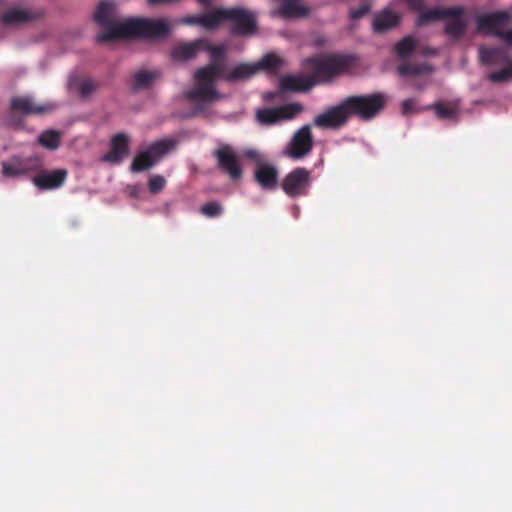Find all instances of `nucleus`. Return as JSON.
<instances>
[{"label":"nucleus","instance_id":"obj_1","mask_svg":"<svg viewBox=\"0 0 512 512\" xmlns=\"http://www.w3.org/2000/svg\"><path fill=\"white\" fill-rule=\"evenodd\" d=\"M201 51L209 52L211 61L195 71L194 86L184 93V97L188 101L195 103V114L203 113L206 110L207 104L222 98V95L217 90L216 83L218 74L226 66V49L223 45H211L204 39Z\"/></svg>","mask_w":512,"mask_h":512},{"label":"nucleus","instance_id":"obj_2","mask_svg":"<svg viewBox=\"0 0 512 512\" xmlns=\"http://www.w3.org/2000/svg\"><path fill=\"white\" fill-rule=\"evenodd\" d=\"M170 27L163 19L136 18L128 19L121 26L115 27L106 39H160L167 36Z\"/></svg>","mask_w":512,"mask_h":512},{"label":"nucleus","instance_id":"obj_3","mask_svg":"<svg viewBox=\"0 0 512 512\" xmlns=\"http://www.w3.org/2000/svg\"><path fill=\"white\" fill-rule=\"evenodd\" d=\"M306 67L311 70L313 79L316 84L328 82L337 75L346 72L351 60L347 56L327 54L307 58L305 60Z\"/></svg>","mask_w":512,"mask_h":512},{"label":"nucleus","instance_id":"obj_4","mask_svg":"<svg viewBox=\"0 0 512 512\" xmlns=\"http://www.w3.org/2000/svg\"><path fill=\"white\" fill-rule=\"evenodd\" d=\"M349 117L369 121L376 117L386 105V96L380 92L367 95H353L343 99Z\"/></svg>","mask_w":512,"mask_h":512},{"label":"nucleus","instance_id":"obj_5","mask_svg":"<svg viewBox=\"0 0 512 512\" xmlns=\"http://www.w3.org/2000/svg\"><path fill=\"white\" fill-rule=\"evenodd\" d=\"M177 144L178 140L175 138H162L149 144L146 149L136 154L131 163L130 170L134 173H139L150 169L160 159L174 150Z\"/></svg>","mask_w":512,"mask_h":512},{"label":"nucleus","instance_id":"obj_6","mask_svg":"<svg viewBox=\"0 0 512 512\" xmlns=\"http://www.w3.org/2000/svg\"><path fill=\"white\" fill-rule=\"evenodd\" d=\"M511 19V13L507 10H499L482 14L476 19L477 30L491 34L508 45H512V29L503 30Z\"/></svg>","mask_w":512,"mask_h":512},{"label":"nucleus","instance_id":"obj_7","mask_svg":"<svg viewBox=\"0 0 512 512\" xmlns=\"http://www.w3.org/2000/svg\"><path fill=\"white\" fill-rule=\"evenodd\" d=\"M231 24V33L238 36L252 35L257 28L256 16L242 7L223 8V22Z\"/></svg>","mask_w":512,"mask_h":512},{"label":"nucleus","instance_id":"obj_8","mask_svg":"<svg viewBox=\"0 0 512 512\" xmlns=\"http://www.w3.org/2000/svg\"><path fill=\"white\" fill-rule=\"evenodd\" d=\"M50 105H38L29 97H13L10 102V110L6 116V123L12 127L23 126L22 116L42 114L50 111Z\"/></svg>","mask_w":512,"mask_h":512},{"label":"nucleus","instance_id":"obj_9","mask_svg":"<svg viewBox=\"0 0 512 512\" xmlns=\"http://www.w3.org/2000/svg\"><path fill=\"white\" fill-rule=\"evenodd\" d=\"M311 181L310 171L303 167H297L283 178L281 188L290 198L306 196Z\"/></svg>","mask_w":512,"mask_h":512},{"label":"nucleus","instance_id":"obj_10","mask_svg":"<svg viewBox=\"0 0 512 512\" xmlns=\"http://www.w3.org/2000/svg\"><path fill=\"white\" fill-rule=\"evenodd\" d=\"M314 140L309 125L298 129L285 148L284 154L292 159H302L313 149Z\"/></svg>","mask_w":512,"mask_h":512},{"label":"nucleus","instance_id":"obj_11","mask_svg":"<svg viewBox=\"0 0 512 512\" xmlns=\"http://www.w3.org/2000/svg\"><path fill=\"white\" fill-rule=\"evenodd\" d=\"M350 119L346 105L342 100L338 105L328 108L324 113L317 115L313 124L322 129L337 130L345 126Z\"/></svg>","mask_w":512,"mask_h":512},{"label":"nucleus","instance_id":"obj_12","mask_svg":"<svg viewBox=\"0 0 512 512\" xmlns=\"http://www.w3.org/2000/svg\"><path fill=\"white\" fill-rule=\"evenodd\" d=\"M302 111L298 103L286 104L275 108L260 109L256 113L257 121L262 125H274L283 120H290Z\"/></svg>","mask_w":512,"mask_h":512},{"label":"nucleus","instance_id":"obj_13","mask_svg":"<svg viewBox=\"0 0 512 512\" xmlns=\"http://www.w3.org/2000/svg\"><path fill=\"white\" fill-rule=\"evenodd\" d=\"M115 5L108 1H101L97 6L94 14V20L105 29V31L97 36V41L100 43L112 41L113 39L103 38L122 23H117L114 17Z\"/></svg>","mask_w":512,"mask_h":512},{"label":"nucleus","instance_id":"obj_14","mask_svg":"<svg viewBox=\"0 0 512 512\" xmlns=\"http://www.w3.org/2000/svg\"><path fill=\"white\" fill-rule=\"evenodd\" d=\"M218 167L227 173L231 179L238 180L242 177V169L239 159L233 148L229 145H223L214 151Z\"/></svg>","mask_w":512,"mask_h":512},{"label":"nucleus","instance_id":"obj_15","mask_svg":"<svg viewBox=\"0 0 512 512\" xmlns=\"http://www.w3.org/2000/svg\"><path fill=\"white\" fill-rule=\"evenodd\" d=\"M68 176V171L59 168L51 171L42 170L32 178V183L42 191L55 190L64 185Z\"/></svg>","mask_w":512,"mask_h":512},{"label":"nucleus","instance_id":"obj_16","mask_svg":"<svg viewBox=\"0 0 512 512\" xmlns=\"http://www.w3.org/2000/svg\"><path fill=\"white\" fill-rule=\"evenodd\" d=\"M463 12L462 6L452 7H435L431 9H423L417 17L416 25L424 26L432 22L444 20L445 17H454Z\"/></svg>","mask_w":512,"mask_h":512},{"label":"nucleus","instance_id":"obj_17","mask_svg":"<svg viewBox=\"0 0 512 512\" xmlns=\"http://www.w3.org/2000/svg\"><path fill=\"white\" fill-rule=\"evenodd\" d=\"M258 73V67L254 64L240 63L228 70L226 66L222 69V72L218 74V79L229 83H236L245 81L253 77Z\"/></svg>","mask_w":512,"mask_h":512},{"label":"nucleus","instance_id":"obj_18","mask_svg":"<svg viewBox=\"0 0 512 512\" xmlns=\"http://www.w3.org/2000/svg\"><path fill=\"white\" fill-rule=\"evenodd\" d=\"M129 153V138L124 133L114 135L110 143V151L103 156V160L119 164Z\"/></svg>","mask_w":512,"mask_h":512},{"label":"nucleus","instance_id":"obj_19","mask_svg":"<svg viewBox=\"0 0 512 512\" xmlns=\"http://www.w3.org/2000/svg\"><path fill=\"white\" fill-rule=\"evenodd\" d=\"M279 173L275 166L266 163H257L254 178L264 190H274L278 185Z\"/></svg>","mask_w":512,"mask_h":512},{"label":"nucleus","instance_id":"obj_20","mask_svg":"<svg viewBox=\"0 0 512 512\" xmlns=\"http://www.w3.org/2000/svg\"><path fill=\"white\" fill-rule=\"evenodd\" d=\"M204 45V39H196L192 42L177 44L170 52L171 59L176 62L193 60Z\"/></svg>","mask_w":512,"mask_h":512},{"label":"nucleus","instance_id":"obj_21","mask_svg":"<svg viewBox=\"0 0 512 512\" xmlns=\"http://www.w3.org/2000/svg\"><path fill=\"white\" fill-rule=\"evenodd\" d=\"M316 85L315 79L310 75H287L280 80L283 91L308 92Z\"/></svg>","mask_w":512,"mask_h":512},{"label":"nucleus","instance_id":"obj_22","mask_svg":"<svg viewBox=\"0 0 512 512\" xmlns=\"http://www.w3.org/2000/svg\"><path fill=\"white\" fill-rule=\"evenodd\" d=\"M479 56L486 65L508 64L512 61L507 50L502 47H480Z\"/></svg>","mask_w":512,"mask_h":512},{"label":"nucleus","instance_id":"obj_23","mask_svg":"<svg viewBox=\"0 0 512 512\" xmlns=\"http://www.w3.org/2000/svg\"><path fill=\"white\" fill-rule=\"evenodd\" d=\"M42 12H32L22 9H10L4 12L1 16V22L4 25H19L26 22H31L40 18Z\"/></svg>","mask_w":512,"mask_h":512},{"label":"nucleus","instance_id":"obj_24","mask_svg":"<svg viewBox=\"0 0 512 512\" xmlns=\"http://www.w3.org/2000/svg\"><path fill=\"white\" fill-rule=\"evenodd\" d=\"M399 23L400 16L396 12L390 9H384L375 15L373 19V30L376 33H384L398 26Z\"/></svg>","mask_w":512,"mask_h":512},{"label":"nucleus","instance_id":"obj_25","mask_svg":"<svg viewBox=\"0 0 512 512\" xmlns=\"http://www.w3.org/2000/svg\"><path fill=\"white\" fill-rule=\"evenodd\" d=\"M465 13L466 10L463 7V12L461 14L454 17H445L444 20H446V23L444 26V32L450 38L459 40L465 35L468 26V22L463 18Z\"/></svg>","mask_w":512,"mask_h":512},{"label":"nucleus","instance_id":"obj_26","mask_svg":"<svg viewBox=\"0 0 512 512\" xmlns=\"http://www.w3.org/2000/svg\"><path fill=\"white\" fill-rule=\"evenodd\" d=\"M161 76L157 70H139L132 76L131 87L134 91L149 89Z\"/></svg>","mask_w":512,"mask_h":512},{"label":"nucleus","instance_id":"obj_27","mask_svg":"<svg viewBox=\"0 0 512 512\" xmlns=\"http://www.w3.org/2000/svg\"><path fill=\"white\" fill-rule=\"evenodd\" d=\"M278 13L283 18H300L308 15L309 9L299 3L298 0H283Z\"/></svg>","mask_w":512,"mask_h":512},{"label":"nucleus","instance_id":"obj_28","mask_svg":"<svg viewBox=\"0 0 512 512\" xmlns=\"http://www.w3.org/2000/svg\"><path fill=\"white\" fill-rule=\"evenodd\" d=\"M433 70L432 66L427 63H403L397 67V72L402 77H416L424 74H429Z\"/></svg>","mask_w":512,"mask_h":512},{"label":"nucleus","instance_id":"obj_29","mask_svg":"<svg viewBox=\"0 0 512 512\" xmlns=\"http://www.w3.org/2000/svg\"><path fill=\"white\" fill-rule=\"evenodd\" d=\"M223 22V8H214L208 13L200 14V26L215 30Z\"/></svg>","mask_w":512,"mask_h":512},{"label":"nucleus","instance_id":"obj_30","mask_svg":"<svg viewBox=\"0 0 512 512\" xmlns=\"http://www.w3.org/2000/svg\"><path fill=\"white\" fill-rule=\"evenodd\" d=\"M2 175L5 177H19L25 175L22 157L14 156L8 162H2Z\"/></svg>","mask_w":512,"mask_h":512},{"label":"nucleus","instance_id":"obj_31","mask_svg":"<svg viewBox=\"0 0 512 512\" xmlns=\"http://www.w3.org/2000/svg\"><path fill=\"white\" fill-rule=\"evenodd\" d=\"M416 46L417 43L414 37L408 35L396 43L394 50L399 58L406 59L415 51Z\"/></svg>","mask_w":512,"mask_h":512},{"label":"nucleus","instance_id":"obj_32","mask_svg":"<svg viewBox=\"0 0 512 512\" xmlns=\"http://www.w3.org/2000/svg\"><path fill=\"white\" fill-rule=\"evenodd\" d=\"M60 140L61 135L55 130H46L42 132L38 138L39 144L50 150L57 149L60 145Z\"/></svg>","mask_w":512,"mask_h":512},{"label":"nucleus","instance_id":"obj_33","mask_svg":"<svg viewBox=\"0 0 512 512\" xmlns=\"http://www.w3.org/2000/svg\"><path fill=\"white\" fill-rule=\"evenodd\" d=\"M433 108L441 119H453L459 114L458 106L452 103H436Z\"/></svg>","mask_w":512,"mask_h":512},{"label":"nucleus","instance_id":"obj_34","mask_svg":"<svg viewBox=\"0 0 512 512\" xmlns=\"http://www.w3.org/2000/svg\"><path fill=\"white\" fill-rule=\"evenodd\" d=\"M258 67V72L263 69L267 71H275L282 66V59L275 54H266L263 58L254 64Z\"/></svg>","mask_w":512,"mask_h":512},{"label":"nucleus","instance_id":"obj_35","mask_svg":"<svg viewBox=\"0 0 512 512\" xmlns=\"http://www.w3.org/2000/svg\"><path fill=\"white\" fill-rule=\"evenodd\" d=\"M200 212L207 218H217L223 214L224 209L220 202L211 201L203 204L200 207Z\"/></svg>","mask_w":512,"mask_h":512},{"label":"nucleus","instance_id":"obj_36","mask_svg":"<svg viewBox=\"0 0 512 512\" xmlns=\"http://www.w3.org/2000/svg\"><path fill=\"white\" fill-rule=\"evenodd\" d=\"M22 162L25 170V175L30 172H38L40 173L43 170V160L39 156H30L23 158Z\"/></svg>","mask_w":512,"mask_h":512},{"label":"nucleus","instance_id":"obj_37","mask_svg":"<svg viewBox=\"0 0 512 512\" xmlns=\"http://www.w3.org/2000/svg\"><path fill=\"white\" fill-rule=\"evenodd\" d=\"M488 78L493 83H502L512 79V61L505 68L490 73Z\"/></svg>","mask_w":512,"mask_h":512},{"label":"nucleus","instance_id":"obj_38","mask_svg":"<svg viewBox=\"0 0 512 512\" xmlns=\"http://www.w3.org/2000/svg\"><path fill=\"white\" fill-rule=\"evenodd\" d=\"M100 87L99 83L92 79H84L79 83V92L83 98L89 97Z\"/></svg>","mask_w":512,"mask_h":512},{"label":"nucleus","instance_id":"obj_39","mask_svg":"<svg viewBox=\"0 0 512 512\" xmlns=\"http://www.w3.org/2000/svg\"><path fill=\"white\" fill-rule=\"evenodd\" d=\"M166 186V179L161 175H153L148 181V189L152 194L160 193Z\"/></svg>","mask_w":512,"mask_h":512},{"label":"nucleus","instance_id":"obj_40","mask_svg":"<svg viewBox=\"0 0 512 512\" xmlns=\"http://www.w3.org/2000/svg\"><path fill=\"white\" fill-rule=\"evenodd\" d=\"M370 10V6L368 4H363L359 8L354 9L350 12V17L353 20H358L365 16Z\"/></svg>","mask_w":512,"mask_h":512},{"label":"nucleus","instance_id":"obj_41","mask_svg":"<svg viewBox=\"0 0 512 512\" xmlns=\"http://www.w3.org/2000/svg\"><path fill=\"white\" fill-rule=\"evenodd\" d=\"M402 114L407 116L409 114L415 113V101L413 99H406L402 102L401 107Z\"/></svg>","mask_w":512,"mask_h":512},{"label":"nucleus","instance_id":"obj_42","mask_svg":"<svg viewBox=\"0 0 512 512\" xmlns=\"http://www.w3.org/2000/svg\"><path fill=\"white\" fill-rule=\"evenodd\" d=\"M406 2L411 10L421 12L424 8V0H406Z\"/></svg>","mask_w":512,"mask_h":512},{"label":"nucleus","instance_id":"obj_43","mask_svg":"<svg viewBox=\"0 0 512 512\" xmlns=\"http://www.w3.org/2000/svg\"><path fill=\"white\" fill-rule=\"evenodd\" d=\"M182 23L187 25L200 26V15L186 16L182 19Z\"/></svg>","mask_w":512,"mask_h":512},{"label":"nucleus","instance_id":"obj_44","mask_svg":"<svg viewBox=\"0 0 512 512\" xmlns=\"http://www.w3.org/2000/svg\"><path fill=\"white\" fill-rule=\"evenodd\" d=\"M420 53L423 54V55H435L436 54V50L434 48H431V47H426L423 50H421Z\"/></svg>","mask_w":512,"mask_h":512},{"label":"nucleus","instance_id":"obj_45","mask_svg":"<svg viewBox=\"0 0 512 512\" xmlns=\"http://www.w3.org/2000/svg\"><path fill=\"white\" fill-rule=\"evenodd\" d=\"M247 156L250 158H256L258 156V153L256 151H249L247 153Z\"/></svg>","mask_w":512,"mask_h":512}]
</instances>
